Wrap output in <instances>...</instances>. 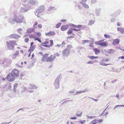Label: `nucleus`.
I'll use <instances>...</instances> for the list:
<instances>
[{"label": "nucleus", "instance_id": "nucleus-38", "mask_svg": "<svg viewBox=\"0 0 124 124\" xmlns=\"http://www.w3.org/2000/svg\"><path fill=\"white\" fill-rule=\"evenodd\" d=\"M71 29L72 30L76 31H79L81 29H77L75 28H71Z\"/></svg>", "mask_w": 124, "mask_h": 124}, {"label": "nucleus", "instance_id": "nucleus-8", "mask_svg": "<svg viewBox=\"0 0 124 124\" xmlns=\"http://www.w3.org/2000/svg\"><path fill=\"white\" fill-rule=\"evenodd\" d=\"M38 2L37 0H30L28 2L27 4L30 6H35L38 4Z\"/></svg>", "mask_w": 124, "mask_h": 124}, {"label": "nucleus", "instance_id": "nucleus-21", "mask_svg": "<svg viewBox=\"0 0 124 124\" xmlns=\"http://www.w3.org/2000/svg\"><path fill=\"white\" fill-rule=\"evenodd\" d=\"M19 54V52L17 51H16V53L14 54L12 56V57L13 59H15L16 58V57L18 56V55Z\"/></svg>", "mask_w": 124, "mask_h": 124}, {"label": "nucleus", "instance_id": "nucleus-17", "mask_svg": "<svg viewBox=\"0 0 124 124\" xmlns=\"http://www.w3.org/2000/svg\"><path fill=\"white\" fill-rule=\"evenodd\" d=\"M119 41L118 39H116L114 40L112 44L114 45H116L119 43Z\"/></svg>", "mask_w": 124, "mask_h": 124}, {"label": "nucleus", "instance_id": "nucleus-55", "mask_svg": "<svg viewBox=\"0 0 124 124\" xmlns=\"http://www.w3.org/2000/svg\"><path fill=\"white\" fill-rule=\"evenodd\" d=\"M117 70H118V69H115L114 68H112V71L113 72H114V71L116 72L117 71Z\"/></svg>", "mask_w": 124, "mask_h": 124}, {"label": "nucleus", "instance_id": "nucleus-10", "mask_svg": "<svg viewBox=\"0 0 124 124\" xmlns=\"http://www.w3.org/2000/svg\"><path fill=\"white\" fill-rule=\"evenodd\" d=\"M55 58V56L53 55H51L49 57L47 56L46 58V62H51L53 61Z\"/></svg>", "mask_w": 124, "mask_h": 124}, {"label": "nucleus", "instance_id": "nucleus-51", "mask_svg": "<svg viewBox=\"0 0 124 124\" xmlns=\"http://www.w3.org/2000/svg\"><path fill=\"white\" fill-rule=\"evenodd\" d=\"M115 20V19L114 18H111L110 19V21L111 22H114Z\"/></svg>", "mask_w": 124, "mask_h": 124}, {"label": "nucleus", "instance_id": "nucleus-36", "mask_svg": "<svg viewBox=\"0 0 124 124\" xmlns=\"http://www.w3.org/2000/svg\"><path fill=\"white\" fill-rule=\"evenodd\" d=\"M119 107H124V105H117L116 106H115L114 107V108L113 109L114 110H115V109H116V108H117Z\"/></svg>", "mask_w": 124, "mask_h": 124}, {"label": "nucleus", "instance_id": "nucleus-11", "mask_svg": "<svg viewBox=\"0 0 124 124\" xmlns=\"http://www.w3.org/2000/svg\"><path fill=\"white\" fill-rule=\"evenodd\" d=\"M70 50L67 49L65 48L62 51V54L64 56H68L69 55L70 53Z\"/></svg>", "mask_w": 124, "mask_h": 124}, {"label": "nucleus", "instance_id": "nucleus-3", "mask_svg": "<svg viewBox=\"0 0 124 124\" xmlns=\"http://www.w3.org/2000/svg\"><path fill=\"white\" fill-rule=\"evenodd\" d=\"M30 9V6L27 4H23V7L20 9V11L22 13H24L27 12Z\"/></svg>", "mask_w": 124, "mask_h": 124}, {"label": "nucleus", "instance_id": "nucleus-52", "mask_svg": "<svg viewBox=\"0 0 124 124\" xmlns=\"http://www.w3.org/2000/svg\"><path fill=\"white\" fill-rule=\"evenodd\" d=\"M75 92V90H72L70 91L69 92V93H74Z\"/></svg>", "mask_w": 124, "mask_h": 124}, {"label": "nucleus", "instance_id": "nucleus-33", "mask_svg": "<svg viewBox=\"0 0 124 124\" xmlns=\"http://www.w3.org/2000/svg\"><path fill=\"white\" fill-rule=\"evenodd\" d=\"M107 45V44L106 42H101V46H106Z\"/></svg>", "mask_w": 124, "mask_h": 124}, {"label": "nucleus", "instance_id": "nucleus-22", "mask_svg": "<svg viewBox=\"0 0 124 124\" xmlns=\"http://www.w3.org/2000/svg\"><path fill=\"white\" fill-rule=\"evenodd\" d=\"M55 10V9L54 7H50L49 8L48 10V11H49L54 12Z\"/></svg>", "mask_w": 124, "mask_h": 124}, {"label": "nucleus", "instance_id": "nucleus-61", "mask_svg": "<svg viewBox=\"0 0 124 124\" xmlns=\"http://www.w3.org/2000/svg\"><path fill=\"white\" fill-rule=\"evenodd\" d=\"M74 37V36H70L69 37H67V39H70L72 38H73Z\"/></svg>", "mask_w": 124, "mask_h": 124}, {"label": "nucleus", "instance_id": "nucleus-6", "mask_svg": "<svg viewBox=\"0 0 124 124\" xmlns=\"http://www.w3.org/2000/svg\"><path fill=\"white\" fill-rule=\"evenodd\" d=\"M6 79L9 82H12L16 79V78L11 73H9L6 77Z\"/></svg>", "mask_w": 124, "mask_h": 124}, {"label": "nucleus", "instance_id": "nucleus-41", "mask_svg": "<svg viewBox=\"0 0 124 124\" xmlns=\"http://www.w3.org/2000/svg\"><path fill=\"white\" fill-rule=\"evenodd\" d=\"M83 113L81 111L80 112V114H76V116H77L78 117H80L81 116L82 114Z\"/></svg>", "mask_w": 124, "mask_h": 124}, {"label": "nucleus", "instance_id": "nucleus-34", "mask_svg": "<svg viewBox=\"0 0 124 124\" xmlns=\"http://www.w3.org/2000/svg\"><path fill=\"white\" fill-rule=\"evenodd\" d=\"M104 37L105 38L107 39H110V37L109 35H107L106 34H105L104 35Z\"/></svg>", "mask_w": 124, "mask_h": 124}, {"label": "nucleus", "instance_id": "nucleus-47", "mask_svg": "<svg viewBox=\"0 0 124 124\" xmlns=\"http://www.w3.org/2000/svg\"><path fill=\"white\" fill-rule=\"evenodd\" d=\"M50 47L52 46L53 45V42L52 40H50Z\"/></svg>", "mask_w": 124, "mask_h": 124}, {"label": "nucleus", "instance_id": "nucleus-58", "mask_svg": "<svg viewBox=\"0 0 124 124\" xmlns=\"http://www.w3.org/2000/svg\"><path fill=\"white\" fill-rule=\"evenodd\" d=\"M16 67L17 68L19 67V68H21V66L20 65H18V64H16Z\"/></svg>", "mask_w": 124, "mask_h": 124}, {"label": "nucleus", "instance_id": "nucleus-40", "mask_svg": "<svg viewBox=\"0 0 124 124\" xmlns=\"http://www.w3.org/2000/svg\"><path fill=\"white\" fill-rule=\"evenodd\" d=\"M65 42L64 41H63L62 42V44H61L62 47L63 48V47H64L65 45Z\"/></svg>", "mask_w": 124, "mask_h": 124}, {"label": "nucleus", "instance_id": "nucleus-53", "mask_svg": "<svg viewBox=\"0 0 124 124\" xmlns=\"http://www.w3.org/2000/svg\"><path fill=\"white\" fill-rule=\"evenodd\" d=\"M41 45L42 46H45V47H46L49 48V47H50V45Z\"/></svg>", "mask_w": 124, "mask_h": 124}, {"label": "nucleus", "instance_id": "nucleus-60", "mask_svg": "<svg viewBox=\"0 0 124 124\" xmlns=\"http://www.w3.org/2000/svg\"><path fill=\"white\" fill-rule=\"evenodd\" d=\"M108 107H107L105 109V110L103 112H102V113L101 115L100 116H102L103 115V114H104V112H105V110H106V109Z\"/></svg>", "mask_w": 124, "mask_h": 124}, {"label": "nucleus", "instance_id": "nucleus-18", "mask_svg": "<svg viewBox=\"0 0 124 124\" xmlns=\"http://www.w3.org/2000/svg\"><path fill=\"white\" fill-rule=\"evenodd\" d=\"M101 10V9L100 8H96V9L95 13L96 15L97 16H99L100 15V14Z\"/></svg>", "mask_w": 124, "mask_h": 124}, {"label": "nucleus", "instance_id": "nucleus-25", "mask_svg": "<svg viewBox=\"0 0 124 124\" xmlns=\"http://www.w3.org/2000/svg\"><path fill=\"white\" fill-rule=\"evenodd\" d=\"M115 52V51L113 49H108L106 51V52L109 54H112Z\"/></svg>", "mask_w": 124, "mask_h": 124}, {"label": "nucleus", "instance_id": "nucleus-32", "mask_svg": "<svg viewBox=\"0 0 124 124\" xmlns=\"http://www.w3.org/2000/svg\"><path fill=\"white\" fill-rule=\"evenodd\" d=\"M61 23H59L56 25L55 27L56 28H58L60 27L61 26Z\"/></svg>", "mask_w": 124, "mask_h": 124}, {"label": "nucleus", "instance_id": "nucleus-24", "mask_svg": "<svg viewBox=\"0 0 124 124\" xmlns=\"http://www.w3.org/2000/svg\"><path fill=\"white\" fill-rule=\"evenodd\" d=\"M80 3H81L82 5L85 8H89V6L85 3V2H80Z\"/></svg>", "mask_w": 124, "mask_h": 124}, {"label": "nucleus", "instance_id": "nucleus-13", "mask_svg": "<svg viewBox=\"0 0 124 124\" xmlns=\"http://www.w3.org/2000/svg\"><path fill=\"white\" fill-rule=\"evenodd\" d=\"M55 34V32L54 31H50L49 32L46 33L45 35L46 36H53Z\"/></svg>", "mask_w": 124, "mask_h": 124}, {"label": "nucleus", "instance_id": "nucleus-64", "mask_svg": "<svg viewBox=\"0 0 124 124\" xmlns=\"http://www.w3.org/2000/svg\"><path fill=\"white\" fill-rule=\"evenodd\" d=\"M60 21L62 22H65L66 21H67L66 19H62Z\"/></svg>", "mask_w": 124, "mask_h": 124}, {"label": "nucleus", "instance_id": "nucleus-59", "mask_svg": "<svg viewBox=\"0 0 124 124\" xmlns=\"http://www.w3.org/2000/svg\"><path fill=\"white\" fill-rule=\"evenodd\" d=\"M36 34H37V36H40L41 35V34L40 32H36Z\"/></svg>", "mask_w": 124, "mask_h": 124}, {"label": "nucleus", "instance_id": "nucleus-14", "mask_svg": "<svg viewBox=\"0 0 124 124\" xmlns=\"http://www.w3.org/2000/svg\"><path fill=\"white\" fill-rule=\"evenodd\" d=\"M37 87L36 85L33 84H30L29 85V87H28V89H36Z\"/></svg>", "mask_w": 124, "mask_h": 124}, {"label": "nucleus", "instance_id": "nucleus-12", "mask_svg": "<svg viewBox=\"0 0 124 124\" xmlns=\"http://www.w3.org/2000/svg\"><path fill=\"white\" fill-rule=\"evenodd\" d=\"M20 37V36L19 35L15 34H12L9 36L10 38L14 39H17Z\"/></svg>", "mask_w": 124, "mask_h": 124}, {"label": "nucleus", "instance_id": "nucleus-39", "mask_svg": "<svg viewBox=\"0 0 124 124\" xmlns=\"http://www.w3.org/2000/svg\"><path fill=\"white\" fill-rule=\"evenodd\" d=\"M22 29L21 28H19L17 30V31L19 34H22V33L19 31H22Z\"/></svg>", "mask_w": 124, "mask_h": 124}, {"label": "nucleus", "instance_id": "nucleus-54", "mask_svg": "<svg viewBox=\"0 0 124 124\" xmlns=\"http://www.w3.org/2000/svg\"><path fill=\"white\" fill-rule=\"evenodd\" d=\"M23 92H25L27 90V87H23Z\"/></svg>", "mask_w": 124, "mask_h": 124}, {"label": "nucleus", "instance_id": "nucleus-27", "mask_svg": "<svg viewBox=\"0 0 124 124\" xmlns=\"http://www.w3.org/2000/svg\"><path fill=\"white\" fill-rule=\"evenodd\" d=\"M93 50L94 51L95 54H98L100 52V51L97 48H94Z\"/></svg>", "mask_w": 124, "mask_h": 124}, {"label": "nucleus", "instance_id": "nucleus-7", "mask_svg": "<svg viewBox=\"0 0 124 124\" xmlns=\"http://www.w3.org/2000/svg\"><path fill=\"white\" fill-rule=\"evenodd\" d=\"M11 62L12 61L9 59H4L2 63V65L4 67H7L10 64Z\"/></svg>", "mask_w": 124, "mask_h": 124}, {"label": "nucleus", "instance_id": "nucleus-57", "mask_svg": "<svg viewBox=\"0 0 124 124\" xmlns=\"http://www.w3.org/2000/svg\"><path fill=\"white\" fill-rule=\"evenodd\" d=\"M29 40V39L28 38H26L24 40L25 42L26 43H28Z\"/></svg>", "mask_w": 124, "mask_h": 124}, {"label": "nucleus", "instance_id": "nucleus-2", "mask_svg": "<svg viewBox=\"0 0 124 124\" xmlns=\"http://www.w3.org/2000/svg\"><path fill=\"white\" fill-rule=\"evenodd\" d=\"M9 42L8 41L6 42L7 47L10 50H14V46L17 45L16 41L10 40L9 41Z\"/></svg>", "mask_w": 124, "mask_h": 124}, {"label": "nucleus", "instance_id": "nucleus-28", "mask_svg": "<svg viewBox=\"0 0 124 124\" xmlns=\"http://www.w3.org/2000/svg\"><path fill=\"white\" fill-rule=\"evenodd\" d=\"M103 41V40H100L99 41L95 42V43L96 45L101 46V42H102Z\"/></svg>", "mask_w": 124, "mask_h": 124}, {"label": "nucleus", "instance_id": "nucleus-23", "mask_svg": "<svg viewBox=\"0 0 124 124\" xmlns=\"http://www.w3.org/2000/svg\"><path fill=\"white\" fill-rule=\"evenodd\" d=\"M34 31V29L33 28H30L26 30L27 33H30L33 32Z\"/></svg>", "mask_w": 124, "mask_h": 124}, {"label": "nucleus", "instance_id": "nucleus-16", "mask_svg": "<svg viewBox=\"0 0 124 124\" xmlns=\"http://www.w3.org/2000/svg\"><path fill=\"white\" fill-rule=\"evenodd\" d=\"M88 90L87 89H85L83 91H80L76 92V93L74 94V95L78 94L83 93H84L86 92H88Z\"/></svg>", "mask_w": 124, "mask_h": 124}, {"label": "nucleus", "instance_id": "nucleus-42", "mask_svg": "<svg viewBox=\"0 0 124 124\" xmlns=\"http://www.w3.org/2000/svg\"><path fill=\"white\" fill-rule=\"evenodd\" d=\"M29 37L30 38H34V39L35 38L34 37V35L32 34H31L29 35Z\"/></svg>", "mask_w": 124, "mask_h": 124}, {"label": "nucleus", "instance_id": "nucleus-1", "mask_svg": "<svg viewBox=\"0 0 124 124\" xmlns=\"http://www.w3.org/2000/svg\"><path fill=\"white\" fill-rule=\"evenodd\" d=\"M9 21L12 24H14L15 22L17 23H22L23 21V17H22L21 19L20 18L15 14L14 15V17L9 19Z\"/></svg>", "mask_w": 124, "mask_h": 124}, {"label": "nucleus", "instance_id": "nucleus-9", "mask_svg": "<svg viewBox=\"0 0 124 124\" xmlns=\"http://www.w3.org/2000/svg\"><path fill=\"white\" fill-rule=\"evenodd\" d=\"M10 73L16 78L18 77L19 72L18 69H13Z\"/></svg>", "mask_w": 124, "mask_h": 124}, {"label": "nucleus", "instance_id": "nucleus-30", "mask_svg": "<svg viewBox=\"0 0 124 124\" xmlns=\"http://www.w3.org/2000/svg\"><path fill=\"white\" fill-rule=\"evenodd\" d=\"M95 22L94 21V20H90L89 22L88 23V25H91L93 24Z\"/></svg>", "mask_w": 124, "mask_h": 124}, {"label": "nucleus", "instance_id": "nucleus-49", "mask_svg": "<svg viewBox=\"0 0 124 124\" xmlns=\"http://www.w3.org/2000/svg\"><path fill=\"white\" fill-rule=\"evenodd\" d=\"M94 41L93 40L91 43L89 45V46L91 47H93V44L94 43Z\"/></svg>", "mask_w": 124, "mask_h": 124}, {"label": "nucleus", "instance_id": "nucleus-62", "mask_svg": "<svg viewBox=\"0 0 124 124\" xmlns=\"http://www.w3.org/2000/svg\"><path fill=\"white\" fill-rule=\"evenodd\" d=\"M38 26L39 28H41L42 27V25L40 24H39Z\"/></svg>", "mask_w": 124, "mask_h": 124}, {"label": "nucleus", "instance_id": "nucleus-48", "mask_svg": "<svg viewBox=\"0 0 124 124\" xmlns=\"http://www.w3.org/2000/svg\"><path fill=\"white\" fill-rule=\"evenodd\" d=\"M82 27V25H76V28H80Z\"/></svg>", "mask_w": 124, "mask_h": 124}, {"label": "nucleus", "instance_id": "nucleus-43", "mask_svg": "<svg viewBox=\"0 0 124 124\" xmlns=\"http://www.w3.org/2000/svg\"><path fill=\"white\" fill-rule=\"evenodd\" d=\"M34 40H38L39 42L40 43H41V41L39 38H34Z\"/></svg>", "mask_w": 124, "mask_h": 124}, {"label": "nucleus", "instance_id": "nucleus-26", "mask_svg": "<svg viewBox=\"0 0 124 124\" xmlns=\"http://www.w3.org/2000/svg\"><path fill=\"white\" fill-rule=\"evenodd\" d=\"M105 62L103 60V59L100 62V65H102L103 66H107L109 64H105L104 62Z\"/></svg>", "mask_w": 124, "mask_h": 124}, {"label": "nucleus", "instance_id": "nucleus-15", "mask_svg": "<svg viewBox=\"0 0 124 124\" xmlns=\"http://www.w3.org/2000/svg\"><path fill=\"white\" fill-rule=\"evenodd\" d=\"M69 28V25L68 24L62 26L61 29L62 31H65L67 30Z\"/></svg>", "mask_w": 124, "mask_h": 124}, {"label": "nucleus", "instance_id": "nucleus-20", "mask_svg": "<svg viewBox=\"0 0 124 124\" xmlns=\"http://www.w3.org/2000/svg\"><path fill=\"white\" fill-rule=\"evenodd\" d=\"M48 55V54H45L43 56L41 59V61L42 62H44L46 59V58Z\"/></svg>", "mask_w": 124, "mask_h": 124}, {"label": "nucleus", "instance_id": "nucleus-19", "mask_svg": "<svg viewBox=\"0 0 124 124\" xmlns=\"http://www.w3.org/2000/svg\"><path fill=\"white\" fill-rule=\"evenodd\" d=\"M117 29L118 31H120L121 34L124 33V28L122 27H117Z\"/></svg>", "mask_w": 124, "mask_h": 124}, {"label": "nucleus", "instance_id": "nucleus-35", "mask_svg": "<svg viewBox=\"0 0 124 124\" xmlns=\"http://www.w3.org/2000/svg\"><path fill=\"white\" fill-rule=\"evenodd\" d=\"M86 117L90 119H92L93 118H94L95 117L94 116H88L86 115Z\"/></svg>", "mask_w": 124, "mask_h": 124}, {"label": "nucleus", "instance_id": "nucleus-50", "mask_svg": "<svg viewBox=\"0 0 124 124\" xmlns=\"http://www.w3.org/2000/svg\"><path fill=\"white\" fill-rule=\"evenodd\" d=\"M18 86V84L17 83H15L14 85V88H17Z\"/></svg>", "mask_w": 124, "mask_h": 124}, {"label": "nucleus", "instance_id": "nucleus-56", "mask_svg": "<svg viewBox=\"0 0 124 124\" xmlns=\"http://www.w3.org/2000/svg\"><path fill=\"white\" fill-rule=\"evenodd\" d=\"M85 120H84L83 121L80 120V121L79 122V123H81L82 124H83L85 122Z\"/></svg>", "mask_w": 124, "mask_h": 124}, {"label": "nucleus", "instance_id": "nucleus-46", "mask_svg": "<svg viewBox=\"0 0 124 124\" xmlns=\"http://www.w3.org/2000/svg\"><path fill=\"white\" fill-rule=\"evenodd\" d=\"M67 47L69 49L72 48V46L71 45H69L67 46Z\"/></svg>", "mask_w": 124, "mask_h": 124}, {"label": "nucleus", "instance_id": "nucleus-31", "mask_svg": "<svg viewBox=\"0 0 124 124\" xmlns=\"http://www.w3.org/2000/svg\"><path fill=\"white\" fill-rule=\"evenodd\" d=\"M34 45H33L32 46H31L30 49L29 50V51L30 52L31 50V52H32L34 49L35 46Z\"/></svg>", "mask_w": 124, "mask_h": 124}, {"label": "nucleus", "instance_id": "nucleus-45", "mask_svg": "<svg viewBox=\"0 0 124 124\" xmlns=\"http://www.w3.org/2000/svg\"><path fill=\"white\" fill-rule=\"evenodd\" d=\"M97 2V0H91V3L93 4Z\"/></svg>", "mask_w": 124, "mask_h": 124}, {"label": "nucleus", "instance_id": "nucleus-37", "mask_svg": "<svg viewBox=\"0 0 124 124\" xmlns=\"http://www.w3.org/2000/svg\"><path fill=\"white\" fill-rule=\"evenodd\" d=\"M72 30L71 29L69 30L67 32L68 34L69 35L71 33H72L73 32Z\"/></svg>", "mask_w": 124, "mask_h": 124}, {"label": "nucleus", "instance_id": "nucleus-29", "mask_svg": "<svg viewBox=\"0 0 124 124\" xmlns=\"http://www.w3.org/2000/svg\"><path fill=\"white\" fill-rule=\"evenodd\" d=\"M87 57L90 58V59H94L95 58H98V57L97 56H90L89 55H88L87 56Z\"/></svg>", "mask_w": 124, "mask_h": 124}, {"label": "nucleus", "instance_id": "nucleus-4", "mask_svg": "<svg viewBox=\"0 0 124 124\" xmlns=\"http://www.w3.org/2000/svg\"><path fill=\"white\" fill-rule=\"evenodd\" d=\"M45 7L43 5H41L38 7V9L36 10L35 14L38 17H39V15L41 12L43 11L45 9Z\"/></svg>", "mask_w": 124, "mask_h": 124}, {"label": "nucleus", "instance_id": "nucleus-5", "mask_svg": "<svg viewBox=\"0 0 124 124\" xmlns=\"http://www.w3.org/2000/svg\"><path fill=\"white\" fill-rule=\"evenodd\" d=\"M61 75H59L56 79L54 84L55 89H57L59 88V80L61 79Z\"/></svg>", "mask_w": 124, "mask_h": 124}, {"label": "nucleus", "instance_id": "nucleus-44", "mask_svg": "<svg viewBox=\"0 0 124 124\" xmlns=\"http://www.w3.org/2000/svg\"><path fill=\"white\" fill-rule=\"evenodd\" d=\"M70 26L72 28H75L76 25L70 23Z\"/></svg>", "mask_w": 124, "mask_h": 124}, {"label": "nucleus", "instance_id": "nucleus-63", "mask_svg": "<svg viewBox=\"0 0 124 124\" xmlns=\"http://www.w3.org/2000/svg\"><path fill=\"white\" fill-rule=\"evenodd\" d=\"M103 60L104 61H105V62H108L109 60V59H104Z\"/></svg>", "mask_w": 124, "mask_h": 124}]
</instances>
